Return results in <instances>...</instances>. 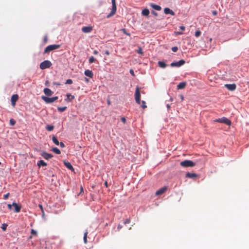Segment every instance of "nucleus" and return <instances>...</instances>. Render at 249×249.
<instances>
[{"mask_svg": "<svg viewBox=\"0 0 249 249\" xmlns=\"http://www.w3.org/2000/svg\"><path fill=\"white\" fill-rule=\"evenodd\" d=\"M54 84H56L57 85H60V84L59 83H54Z\"/></svg>", "mask_w": 249, "mask_h": 249, "instance_id": "obj_57", "label": "nucleus"}, {"mask_svg": "<svg viewBox=\"0 0 249 249\" xmlns=\"http://www.w3.org/2000/svg\"><path fill=\"white\" fill-rule=\"evenodd\" d=\"M64 163L65 165L66 166V167L68 169H69L71 171H73L74 170L72 165L71 164V163L70 162L64 161Z\"/></svg>", "mask_w": 249, "mask_h": 249, "instance_id": "obj_20", "label": "nucleus"}, {"mask_svg": "<svg viewBox=\"0 0 249 249\" xmlns=\"http://www.w3.org/2000/svg\"><path fill=\"white\" fill-rule=\"evenodd\" d=\"M180 98H181V101H183L184 100V97L182 95H180Z\"/></svg>", "mask_w": 249, "mask_h": 249, "instance_id": "obj_52", "label": "nucleus"}, {"mask_svg": "<svg viewBox=\"0 0 249 249\" xmlns=\"http://www.w3.org/2000/svg\"><path fill=\"white\" fill-rule=\"evenodd\" d=\"M142 14L144 16H147L149 14V11L147 8H144L142 10Z\"/></svg>", "mask_w": 249, "mask_h": 249, "instance_id": "obj_23", "label": "nucleus"}, {"mask_svg": "<svg viewBox=\"0 0 249 249\" xmlns=\"http://www.w3.org/2000/svg\"><path fill=\"white\" fill-rule=\"evenodd\" d=\"M83 191V187L81 186V192Z\"/></svg>", "mask_w": 249, "mask_h": 249, "instance_id": "obj_56", "label": "nucleus"}, {"mask_svg": "<svg viewBox=\"0 0 249 249\" xmlns=\"http://www.w3.org/2000/svg\"><path fill=\"white\" fill-rule=\"evenodd\" d=\"M137 53L141 55H143L142 50L141 47H139L138 49L137 50Z\"/></svg>", "mask_w": 249, "mask_h": 249, "instance_id": "obj_33", "label": "nucleus"}, {"mask_svg": "<svg viewBox=\"0 0 249 249\" xmlns=\"http://www.w3.org/2000/svg\"><path fill=\"white\" fill-rule=\"evenodd\" d=\"M85 80L87 81V82H89V79L87 78H85Z\"/></svg>", "mask_w": 249, "mask_h": 249, "instance_id": "obj_55", "label": "nucleus"}, {"mask_svg": "<svg viewBox=\"0 0 249 249\" xmlns=\"http://www.w3.org/2000/svg\"><path fill=\"white\" fill-rule=\"evenodd\" d=\"M225 87L230 91L234 90L236 88V86L235 84H225Z\"/></svg>", "mask_w": 249, "mask_h": 249, "instance_id": "obj_11", "label": "nucleus"}, {"mask_svg": "<svg viewBox=\"0 0 249 249\" xmlns=\"http://www.w3.org/2000/svg\"><path fill=\"white\" fill-rule=\"evenodd\" d=\"M121 228V226H120V225L118 226V228Z\"/></svg>", "mask_w": 249, "mask_h": 249, "instance_id": "obj_62", "label": "nucleus"}, {"mask_svg": "<svg viewBox=\"0 0 249 249\" xmlns=\"http://www.w3.org/2000/svg\"><path fill=\"white\" fill-rule=\"evenodd\" d=\"M7 207L9 209L12 210L14 208V212L16 213L19 212L21 206L19 203H8Z\"/></svg>", "mask_w": 249, "mask_h": 249, "instance_id": "obj_2", "label": "nucleus"}, {"mask_svg": "<svg viewBox=\"0 0 249 249\" xmlns=\"http://www.w3.org/2000/svg\"><path fill=\"white\" fill-rule=\"evenodd\" d=\"M31 233L33 235H36L37 234V232L33 229H32Z\"/></svg>", "mask_w": 249, "mask_h": 249, "instance_id": "obj_39", "label": "nucleus"}, {"mask_svg": "<svg viewBox=\"0 0 249 249\" xmlns=\"http://www.w3.org/2000/svg\"><path fill=\"white\" fill-rule=\"evenodd\" d=\"M44 39H45V40H47V37H46H46H45Z\"/></svg>", "mask_w": 249, "mask_h": 249, "instance_id": "obj_60", "label": "nucleus"}, {"mask_svg": "<svg viewBox=\"0 0 249 249\" xmlns=\"http://www.w3.org/2000/svg\"><path fill=\"white\" fill-rule=\"evenodd\" d=\"M8 226V225L6 223H3L1 225V228L3 231H6L7 227Z\"/></svg>", "mask_w": 249, "mask_h": 249, "instance_id": "obj_31", "label": "nucleus"}, {"mask_svg": "<svg viewBox=\"0 0 249 249\" xmlns=\"http://www.w3.org/2000/svg\"><path fill=\"white\" fill-rule=\"evenodd\" d=\"M181 166L184 167H193L196 165V163L190 160H185L180 163Z\"/></svg>", "mask_w": 249, "mask_h": 249, "instance_id": "obj_3", "label": "nucleus"}, {"mask_svg": "<svg viewBox=\"0 0 249 249\" xmlns=\"http://www.w3.org/2000/svg\"><path fill=\"white\" fill-rule=\"evenodd\" d=\"M41 155L46 160H49L53 157L51 154L48 153L46 152H42Z\"/></svg>", "mask_w": 249, "mask_h": 249, "instance_id": "obj_13", "label": "nucleus"}, {"mask_svg": "<svg viewBox=\"0 0 249 249\" xmlns=\"http://www.w3.org/2000/svg\"><path fill=\"white\" fill-rule=\"evenodd\" d=\"M201 35V32L200 31H196V32H195V36L196 37H198L200 36Z\"/></svg>", "mask_w": 249, "mask_h": 249, "instance_id": "obj_36", "label": "nucleus"}, {"mask_svg": "<svg viewBox=\"0 0 249 249\" xmlns=\"http://www.w3.org/2000/svg\"><path fill=\"white\" fill-rule=\"evenodd\" d=\"M52 150L56 154H60L61 153L60 150L57 147H53Z\"/></svg>", "mask_w": 249, "mask_h": 249, "instance_id": "obj_27", "label": "nucleus"}, {"mask_svg": "<svg viewBox=\"0 0 249 249\" xmlns=\"http://www.w3.org/2000/svg\"><path fill=\"white\" fill-rule=\"evenodd\" d=\"M171 50L173 52H176L178 50V48L176 46L173 47Z\"/></svg>", "mask_w": 249, "mask_h": 249, "instance_id": "obj_37", "label": "nucleus"}, {"mask_svg": "<svg viewBox=\"0 0 249 249\" xmlns=\"http://www.w3.org/2000/svg\"><path fill=\"white\" fill-rule=\"evenodd\" d=\"M54 126L52 125H47L46 127V129L49 131H51L53 129Z\"/></svg>", "mask_w": 249, "mask_h": 249, "instance_id": "obj_28", "label": "nucleus"}, {"mask_svg": "<svg viewBox=\"0 0 249 249\" xmlns=\"http://www.w3.org/2000/svg\"><path fill=\"white\" fill-rule=\"evenodd\" d=\"M217 11H215V10L213 11L212 12V14H213V15H214V16L216 15H217Z\"/></svg>", "mask_w": 249, "mask_h": 249, "instance_id": "obj_46", "label": "nucleus"}, {"mask_svg": "<svg viewBox=\"0 0 249 249\" xmlns=\"http://www.w3.org/2000/svg\"><path fill=\"white\" fill-rule=\"evenodd\" d=\"M43 92L45 95L50 96L53 95V92L48 88H45L43 90Z\"/></svg>", "mask_w": 249, "mask_h": 249, "instance_id": "obj_16", "label": "nucleus"}, {"mask_svg": "<svg viewBox=\"0 0 249 249\" xmlns=\"http://www.w3.org/2000/svg\"><path fill=\"white\" fill-rule=\"evenodd\" d=\"M74 96L71 95V94H67V98L65 99V101L67 102H70L71 101L74 99Z\"/></svg>", "mask_w": 249, "mask_h": 249, "instance_id": "obj_22", "label": "nucleus"}, {"mask_svg": "<svg viewBox=\"0 0 249 249\" xmlns=\"http://www.w3.org/2000/svg\"><path fill=\"white\" fill-rule=\"evenodd\" d=\"M93 53L94 54H97L98 53V52L97 50H94Z\"/></svg>", "mask_w": 249, "mask_h": 249, "instance_id": "obj_50", "label": "nucleus"}, {"mask_svg": "<svg viewBox=\"0 0 249 249\" xmlns=\"http://www.w3.org/2000/svg\"><path fill=\"white\" fill-rule=\"evenodd\" d=\"M158 65L160 67L164 69L167 67V65L166 64L165 62L162 61H160L158 62Z\"/></svg>", "mask_w": 249, "mask_h": 249, "instance_id": "obj_21", "label": "nucleus"}, {"mask_svg": "<svg viewBox=\"0 0 249 249\" xmlns=\"http://www.w3.org/2000/svg\"><path fill=\"white\" fill-rule=\"evenodd\" d=\"M48 83V81H46V82H45V85H47Z\"/></svg>", "mask_w": 249, "mask_h": 249, "instance_id": "obj_58", "label": "nucleus"}, {"mask_svg": "<svg viewBox=\"0 0 249 249\" xmlns=\"http://www.w3.org/2000/svg\"><path fill=\"white\" fill-rule=\"evenodd\" d=\"M67 109V107H58L57 109L59 111L62 112L64 111Z\"/></svg>", "mask_w": 249, "mask_h": 249, "instance_id": "obj_30", "label": "nucleus"}, {"mask_svg": "<svg viewBox=\"0 0 249 249\" xmlns=\"http://www.w3.org/2000/svg\"><path fill=\"white\" fill-rule=\"evenodd\" d=\"M215 121L217 122L226 124L228 125H230L231 124V121L229 119L225 117H222L221 118H218L216 119Z\"/></svg>", "mask_w": 249, "mask_h": 249, "instance_id": "obj_8", "label": "nucleus"}, {"mask_svg": "<svg viewBox=\"0 0 249 249\" xmlns=\"http://www.w3.org/2000/svg\"><path fill=\"white\" fill-rule=\"evenodd\" d=\"M92 27L90 26H84L82 28V31L84 33H90L92 31Z\"/></svg>", "mask_w": 249, "mask_h": 249, "instance_id": "obj_14", "label": "nucleus"}, {"mask_svg": "<svg viewBox=\"0 0 249 249\" xmlns=\"http://www.w3.org/2000/svg\"><path fill=\"white\" fill-rule=\"evenodd\" d=\"M9 193H7V194H6L4 195L3 196V198H4V199H6V198H7V197H8V196H9Z\"/></svg>", "mask_w": 249, "mask_h": 249, "instance_id": "obj_41", "label": "nucleus"}, {"mask_svg": "<svg viewBox=\"0 0 249 249\" xmlns=\"http://www.w3.org/2000/svg\"><path fill=\"white\" fill-rule=\"evenodd\" d=\"M186 85V82H180L178 85L177 88L178 89H183L185 87Z\"/></svg>", "mask_w": 249, "mask_h": 249, "instance_id": "obj_19", "label": "nucleus"}, {"mask_svg": "<svg viewBox=\"0 0 249 249\" xmlns=\"http://www.w3.org/2000/svg\"><path fill=\"white\" fill-rule=\"evenodd\" d=\"M37 165L39 167L42 166H46L47 165V163L44 161L43 160H40L37 162Z\"/></svg>", "mask_w": 249, "mask_h": 249, "instance_id": "obj_24", "label": "nucleus"}, {"mask_svg": "<svg viewBox=\"0 0 249 249\" xmlns=\"http://www.w3.org/2000/svg\"><path fill=\"white\" fill-rule=\"evenodd\" d=\"M72 83V80L71 79H69L66 80L65 84H71Z\"/></svg>", "mask_w": 249, "mask_h": 249, "instance_id": "obj_35", "label": "nucleus"}, {"mask_svg": "<svg viewBox=\"0 0 249 249\" xmlns=\"http://www.w3.org/2000/svg\"><path fill=\"white\" fill-rule=\"evenodd\" d=\"M107 103H108V104H109H109H110V101H107Z\"/></svg>", "mask_w": 249, "mask_h": 249, "instance_id": "obj_61", "label": "nucleus"}, {"mask_svg": "<svg viewBox=\"0 0 249 249\" xmlns=\"http://www.w3.org/2000/svg\"><path fill=\"white\" fill-rule=\"evenodd\" d=\"M16 124V121L13 119H11L10 120V124L11 125H14Z\"/></svg>", "mask_w": 249, "mask_h": 249, "instance_id": "obj_34", "label": "nucleus"}, {"mask_svg": "<svg viewBox=\"0 0 249 249\" xmlns=\"http://www.w3.org/2000/svg\"><path fill=\"white\" fill-rule=\"evenodd\" d=\"M180 30H181L182 31H183L185 30V27L184 26H181L180 27Z\"/></svg>", "mask_w": 249, "mask_h": 249, "instance_id": "obj_49", "label": "nucleus"}, {"mask_svg": "<svg viewBox=\"0 0 249 249\" xmlns=\"http://www.w3.org/2000/svg\"><path fill=\"white\" fill-rule=\"evenodd\" d=\"M151 13L155 16H158V13L157 12H155L154 11H152Z\"/></svg>", "mask_w": 249, "mask_h": 249, "instance_id": "obj_43", "label": "nucleus"}, {"mask_svg": "<svg viewBox=\"0 0 249 249\" xmlns=\"http://www.w3.org/2000/svg\"><path fill=\"white\" fill-rule=\"evenodd\" d=\"M111 2H112L111 11L110 12V13H109L107 15V18H109L113 16L115 14V13L116 12V5L115 0H111Z\"/></svg>", "mask_w": 249, "mask_h": 249, "instance_id": "obj_5", "label": "nucleus"}, {"mask_svg": "<svg viewBox=\"0 0 249 249\" xmlns=\"http://www.w3.org/2000/svg\"><path fill=\"white\" fill-rule=\"evenodd\" d=\"M18 94H14L11 96V104L13 106H15L16 105V103L18 100Z\"/></svg>", "mask_w": 249, "mask_h": 249, "instance_id": "obj_10", "label": "nucleus"}, {"mask_svg": "<svg viewBox=\"0 0 249 249\" xmlns=\"http://www.w3.org/2000/svg\"><path fill=\"white\" fill-rule=\"evenodd\" d=\"M1 164V162H0V165Z\"/></svg>", "mask_w": 249, "mask_h": 249, "instance_id": "obj_63", "label": "nucleus"}, {"mask_svg": "<svg viewBox=\"0 0 249 249\" xmlns=\"http://www.w3.org/2000/svg\"><path fill=\"white\" fill-rule=\"evenodd\" d=\"M164 12L165 14H170L172 16L175 15V13L170 8L166 7L164 9Z\"/></svg>", "mask_w": 249, "mask_h": 249, "instance_id": "obj_17", "label": "nucleus"}, {"mask_svg": "<svg viewBox=\"0 0 249 249\" xmlns=\"http://www.w3.org/2000/svg\"><path fill=\"white\" fill-rule=\"evenodd\" d=\"M130 223V219H126L125 221H124V224L129 223Z\"/></svg>", "mask_w": 249, "mask_h": 249, "instance_id": "obj_45", "label": "nucleus"}, {"mask_svg": "<svg viewBox=\"0 0 249 249\" xmlns=\"http://www.w3.org/2000/svg\"><path fill=\"white\" fill-rule=\"evenodd\" d=\"M42 99L47 104L52 103L58 99L57 96L53 97L51 98L48 97L46 96H42L41 97Z\"/></svg>", "mask_w": 249, "mask_h": 249, "instance_id": "obj_6", "label": "nucleus"}, {"mask_svg": "<svg viewBox=\"0 0 249 249\" xmlns=\"http://www.w3.org/2000/svg\"><path fill=\"white\" fill-rule=\"evenodd\" d=\"M166 107L168 108V109H169L171 108L170 105L168 104H166Z\"/></svg>", "mask_w": 249, "mask_h": 249, "instance_id": "obj_48", "label": "nucleus"}, {"mask_svg": "<svg viewBox=\"0 0 249 249\" xmlns=\"http://www.w3.org/2000/svg\"><path fill=\"white\" fill-rule=\"evenodd\" d=\"M84 74L86 76H88L90 78H92L93 76V73L92 71L89 70H86L84 71Z\"/></svg>", "mask_w": 249, "mask_h": 249, "instance_id": "obj_15", "label": "nucleus"}, {"mask_svg": "<svg viewBox=\"0 0 249 249\" xmlns=\"http://www.w3.org/2000/svg\"><path fill=\"white\" fill-rule=\"evenodd\" d=\"M52 141L55 144H56L57 145H58L59 144V142L58 140H57V138L55 136H53Z\"/></svg>", "mask_w": 249, "mask_h": 249, "instance_id": "obj_25", "label": "nucleus"}, {"mask_svg": "<svg viewBox=\"0 0 249 249\" xmlns=\"http://www.w3.org/2000/svg\"><path fill=\"white\" fill-rule=\"evenodd\" d=\"M185 63V61L181 59L178 61L177 62H173L172 63H171L170 66L172 67H179L182 65H183Z\"/></svg>", "mask_w": 249, "mask_h": 249, "instance_id": "obj_9", "label": "nucleus"}, {"mask_svg": "<svg viewBox=\"0 0 249 249\" xmlns=\"http://www.w3.org/2000/svg\"><path fill=\"white\" fill-rule=\"evenodd\" d=\"M96 61V59L95 58L93 57V56H91L89 57V62L90 64H91V63H93L94 62H95Z\"/></svg>", "mask_w": 249, "mask_h": 249, "instance_id": "obj_29", "label": "nucleus"}, {"mask_svg": "<svg viewBox=\"0 0 249 249\" xmlns=\"http://www.w3.org/2000/svg\"><path fill=\"white\" fill-rule=\"evenodd\" d=\"M135 98L136 102L138 104L140 105L141 104V103L142 102V106L143 108H145L147 107L145 105V102L144 101H141V94H140V92L139 87L136 88V89L135 90Z\"/></svg>", "mask_w": 249, "mask_h": 249, "instance_id": "obj_1", "label": "nucleus"}, {"mask_svg": "<svg viewBox=\"0 0 249 249\" xmlns=\"http://www.w3.org/2000/svg\"><path fill=\"white\" fill-rule=\"evenodd\" d=\"M105 185H106V186L107 187V181H105Z\"/></svg>", "mask_w": 249, "mask_h": 249, "instance_id": "obj_53", "label": "nucleus"}, {"mask_svg": "<svg viewBox=\"0 0 249 249\" xmlns=\"http://www.w3.org/2000/svg\"><path fill=\"white\" fill-rule=\"evenodd\" d=\"M39 207L40 208V209H41V211L42 212V214L43 215H44V211H43V207H42V205L39 204Z\"/></svg>", "mask_w": 249, "mask_h": 249, "instance_id": "obj_40", "label": "nucleus"}, {"mask_svg": "<svg viewBox=\"0 0 249 249\" xmlns=\"http://www.w3.org/2000/svg\"><path fill=\"white\" fill-rule=\"evenodd\" d=\"M88 232L86 231L84 233V238H83V239H84V243L85 244H86L87 243V235H88Z\"/></svg>", "mask_w": 249, "mask_h": 249, "instance_id": "obj_32", "label": "nucleus"}, {"mask_svg": "<svg viewBox=\"0 0 249 249\" xmlns=\"http://www.w3.org/2000/svg\"><path fill=\"white\" fill-rule=\"evenodd\" d=\"M130 73L132 75H134V71L133 70L131 69L130 70Z\"/></svg>", "mask_w": 249, "mask_h": 249, "instance_id": "obj_47", "label": "nucleus"}, {"mask_svg": "<svg viewBox=\"0 0 249 249\" xmlns=\"http://www.w3.org/2000/svg\"><path fill=\"white\" fill-rule=\"evenodd\" d=\"M105 54H106L107 55H109V51H107V50H106V51H105Z\"/></svg>", "mask_w": 249, "mask_h": 249, "instance_id": "obj_51", "label": "nucleus"}, {"mask_svg": "<svg viewBox=\"0 0 249 249\" xmlns=\"http://www.w3.org/2000/svg\"><path fill=\"white\" fill-rule=\"evenodd\" d=\"M166 190H167V187L166 186L162 187L156 192L155 195L156 196L160 195L163 194L166 191Z\"/></svg>", "mask_w": 249, "mask_h": 249, "instance_id": "obj_12", "label": "nucleus"}, {"mask_svg": "<svg viewBox=\"0 0 249 249\" xmlns=\"http://www.w3.org/2000/svg\"><path fill=\"white\" fill-rule=\"evenodd\" d=\"M122 32H123L124 34L127 35V36H130V34L129 33H127L126 31V30L125 29H123L122 30Z\"/></svg>", "mask_w": 249, "mask_h": 249, "instance_id": "obj_38", "label": "nucleus"}, {"mask_svg": "<svg viewBox=\"0 0 249 249\" xmlns=\"http://www.w3.org/2000/svg\"><path fill=\"white\" fill-rule=\"evenodd\" d=\"M177 34L180 35V34H181V32H178Z\"/></svg>", "mask_w": 249, "mask_h": 249, "instance_id": "obj_59", "label": "nucleus"}, {"mask_svg": "<svg viewBox=\"0 0 249 249\" xmlns=\"http://www.w3.org/2000/svg\"><path fill=\"white\" fill-rule=\"evenodd\" d=\"M150 6L152 8H153V9H154L155 10H157V11H160L161 9V7L160 6L156 5L153 3H150Z\"/></svg>", "mask_w": 249, "mask_h": 249, "instance_id": "obj_18", "label": "nucleus"}, {"mask_svg": "<svg viewBox=\"0 0 249 249\" xmlns=\"http://www.w3.org/2000/svg\"><path fill=\"white\" fill-rule=\"evenodd\" d=\"M121 120H122V121L124 123H125V121H126V120L125 119L124 117H122Z\"/></svg>", "mask_w": 249, "mask_h": 249, "instance_id": "obj_44", "label": "nucleus"}, {"mask_svg": "<svg viewBox=\"0 0 249 249\" xmlns=\"http://www.w3.org/2000/svg\"><path fill=\"white\" fill-rule=\"evenodd\" d=\"M169 101H173V99L172 97H170V99H169Z\"/></svg>", "mask_w": 249, "mask_h": 249, "instance_id": "obj_54", "label": "nucleus"}, {"mask_svg": "<svg viewBox=\"0 0 249 249\" xmlns=\"http://www.w3.org/2000/svg\"><path fill=\"white\" fill-rule=\"evenodd\" d=\"M59 145H60L61 147L63 148V147H65V144H64V143L63 142H59Z\"/></svg>", "mask_w": 249, "mask_h": 249, "instance_id": "obj_42", "label": "nucleus"}, {"mask_svg": "<svg viewBox=\"0 0 249 249\" xmlns=\"http://www.w3.org/2000/svg\"><path fill=\"white\" fill-rule=\"evenodd\" d=\"M196 174L195 173H187L186 174V177L189 178H193L194 177H196Z\"/></svg>", "mask_w": 249, "mask_h": 249, "instance_id": "obj_26", "label": "nucleus"}, {"mask_svg": "<svg viewBox=\"0 0 249 249\" xmlns=\"http://www.w3.org/2000/svg\"><path fill=\"white\" fill-rule=\"evenodd\" d=\"M60 45L59 44H53L48 46L44 50V53H48L50 51L57 49L59 48Z\"/></svg>", "mask_w": 249, "mask_h": 249, "instance_id": "obj_4", "label": "nucleus"}, {"mask_svg": "<svg viewBox=\"0 0 249 249\" xmlns=\"http://www.w3.org/2000/svg\"><path fill=\"white\" fill-rule=\"evenodd\" d=\"M51 65L52 63L50 61L45 60L40 63L39 67L41 69L44 70L50 68Z\"/></svg>", "mask_w": 249, "mask_h": 249, "instance_id": "obj_7", "label": "nucleus"}]
</instances>
